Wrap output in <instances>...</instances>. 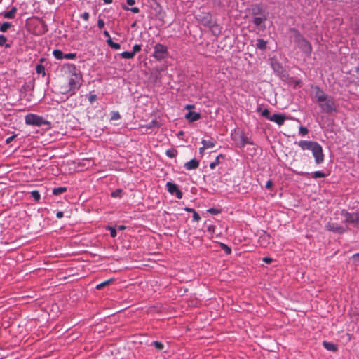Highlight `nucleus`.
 I'll list each match as a JSON object with an SVG mask.
<instances>
[{"instance_id":"42","label":"nucleus","mask_w":359,"mask_h":359,"mask_svg":"<svg viewBox=\"0 0 359 359\" xmlns=\"http://www.w3.org/2000/svg\"><path fill=\"white\" fill-rule=\"evenodd\" d=\"M88 101L90 104H93L97 99V95L92 94L91 93L88 95Z\"/></svg>"},{"instance_id":"48","label":"nucleus","mask_w":359,"mask_h":359,"mask_svg":"<svg viewBox=\"0 0 359 359\" xmlns=\"http://www.w3.org/2000/svg\"><path fill=\"white\" fill-rule=\"evenodd\" d=\"M15 136H16L15 135H13L12 136L8 137V138H6V143L7 144H10L15 139Z\"/></svg>"},{"instance_id":"30","label":"nucleus","mask_w":359,"mask_h":359,"mask_svg":"<svg viewBox=\"0 0 359 359\" xmlns=\"http://www.w3.org/2000/svg\"><path fill=\"white\" fill-rule=\"evenodd\" d=\"M12 27V24L8 22H6L1 24L0 27V31L2 32H6L9 28Z\"/></svg>"},{"instance_id":"43","label":"nucleus","mask_w":359,"mask_h":359,"mask_svg":"<svg viewBox=\"0 0 359 359\" xmlns=\"http://www.w3.org/2000/svg\"><path fill=\"white\" fill-rule=\"evenodd\" d=\"M201 219V216L198 215V213L195 210L193 212V220L195 222H198Z\"/></svg>"},{"instance_id":"61","label":"nucleus","mask_w":359,"mask_h":359,"mask_svg":"<svg viewBox=\"0 0 359 359\" xmlns=\"http://www.w3.org/2000/svg\"><path fill=\"white\" fill-rule=\"evenodd\" d=\"M41 68H42V67H41V66H37L36 70H37V72H40V71H41Z\"/></svg>"},{"instance_id":"35","label":"nucleus","mask_w":359,"mask_h":359,"mask_svg":"<svg viewBox=\"0 0 359 359\" xmlns=\"http://www.w3.org/2000/svg\"><path fill=\"white\" fill-rule=\"evenodd\" d=\"M122 8L124 11H130L133 13H138L140 12V9L137 7L129 8L127 6H123Z\"/></svg>"},{"instance_id":"17","label":"nucleus","mask_w":359,"mask_h":359,"mask_svg":"<svg viewBox=\"0 0 359 359\" xmlns=\"http://www.w3.org/2000/svg\"><path fill=\"white\" fill-rule=\"evenodd\" d=\"M323 346L327 351H333V352H335L337 351V346L332 342H328V341H324L323 342Z\"/></svg>"},{"instance_id":"56","label":"nucleus","mask_w":359,"mask_h":359,"mask_svg":"<svg viewBox=\"0 0 359 359\" xmlns=\"http://www.w3.org/2000/svg\"><path fill=\"white\" fill-rule=\"evenodd\" d=\"M184 210L186 212H192V213L195 211V210L194 208H188V207L184 208Z\"/></svg>"},{"instance_id":"39","label":"nucleus","mask_w":359,"mask_h":359,"mask_svg":"<svg viewBox=\"0 0 359 359\" xmlns=\"http://www.w3.org/2000/svg\"><path fill=\"white\" fill-rule=\"evenodd\" d=\"M222 249L226 252V254L229 255L231 252V249L226 244L221 243Z\"/></svg>"},{"instance_id":"8","label":"nucleus","mask_w":359,"mask_h":359,"mask_svg":"<svg viewBox=\"0 0 359 359\" xmlns=\"http://www.w3.org/2000/svg\"><path fill=\"white\" fill-rule=\"evenodd\" d=\"M165 187L170 194L175 195L178 199L182 198L183 194L176 184L172 182H168Z\"/></svg>"},{"instance_id":"20","label":"nucleus","mask_w":359,"mask_h":359,"mask_svg":"<svg viewBox=\"0 0 359 359\" xmlns=\"http://www.w3.org/2000/svg\"><path fill=\"white\" fill-rule=\"evenodd\" d=\"M257 48L264 50L266 48V41L262 39H258L256 43Z\"/></svg>"},{"instance_id":"27","label":"nucleus","mask_w":359,"mask_h":359,"mask_svg":"<svg viewBox=\"0 0 359 359\" xmlns=\"http://www.w3.org/2000/svg\"><path fill=\"white\" fill-rule=\"evenodd\" d=\"M134 56L135 55L132 51H123L121 53V57L123 59H132Z\"/></svg>"},{"instance_id":"19","label":"nucleus","mask_w":359,"mask_h":359,"mask_svg":"<svg viewBox=\"0 0 359 359\" xmlns=\"http://www.w3.org/2000/svg\"><path fill=\"white\" fill-rule=\"evenodd\" d=\"M220 158H222V159L224 158V156L222 154H219L216 157L215 160L213 162H211L210 163V169H212V170L215 169L216 168V166L220 163Z\"/></svg>"},{"instance_id":"52","label":"nucleus","mask_w":359,"mask_h":359,"mask_svg":"<svg viewBox=\"0 0 359 359\" xmlns=\"http://www.w3.org/2000/svg\"><path fill=\"white\" fill-rule=\"evenodd\" d=\"M156 125H157V121H155V120H152V121L149 123V125H148V128H151L152 126H156Z\"/></svg>"},{"instance_id":"23","label":"nucleus","mask_w":359,"mask_h":359,"mask_svg":"<svg viewBox=\"0 0 359 359\" xmlns=\"http://www.w3.org/2000/svg\"><path fill=\"white\" fill-rule=\"evenodd\" d=\"M67 188L65 187H56L53 189V194L55 196L60 195L61 194L66 191Z\"/></svg>"},{"instance_id":"11","label":"nucleus","mask_w":359,"mask_h":359,"mask_svg":"<svg viewBox=\"0 0 359 359\" xmlns=\"http://www.w3.org/2000/svg\"><path fill=\"white\" fill-rule=\"evenodd\" d=\"M266 16L265 15H263L262 16H254L252 22L260 30H264L266 29Z\"/></svg>"},{"instance_id":"31","label":"nucleus","mask_w":359,"mask_h":359,"mask_svg":"<svg viewBox=\"0 0 359 359\" xmlns=\"http://www.w3.org/2000/svg\"><path fill=\"white\" fill-rule=\"evenodd\" d=\"M150 346H154L155 348L158 351H161L164 347L163 344L158 341H152Z\"/></svg>"},{"instance_id":"9","label":"nucleus","mask_w":359,"mask_h":359,"mask_svg":"<svg viewBox=\"0 0 359 359\" xmlns=\"http://www.w3.org/2000/svg\"><path fill=\"white\" fill-rule=\"evenodd\" d=\"M232 140L236 142V145L240 148H243L246 144L253 145L254 143L244 134L240 135L238 137L236 136L232 137Z\"/></svg>"},{"instance_id":"51","label":"nucleus","mask_w":359,"mask_h":359,"mask_svg":"<svg viewBox=\"0 0 359 359\" xmlns=\"http://www.w3.org/2000/svg\"><path fill=\"white\" fill-rule=\"evenodd\" d=\"M215 226L214 225H209L207 228L208 232L213 233L215 231Z\"/></svg>"},{"instance_id":"46","label":"nucleus","mask_w":359,"mask_h":359,"mask_svg":"<svg viewBox=\"0 0 359 359\" xmlns=\"http://www.w3.org/2000/svg\"><path fill=\"white\" fill-rule=\"evenodd\" d=\"M208 212L211 214H213V215H217V214L219 213V210L216 208H210L208 210Z\"/></svg>"},{"instance_id":"26","label":"nucleus","mask_w":359,"mask_h":359,"mask_svg":"<svg viewBox=\"0 0 359 359\" xmlns=\"http://www.w3.org/2000/svg\"><path fill=\"white\" fill-rule=\"evenodd\" d=\"M165 154L168 157L172 158L177 155V151L175 149L171 148L166 150Z\"/></svg>"},{"instance_id":"5","label":"nucleus","mask_w":359,"mask_h":359,"mask_svg":"<svg viewBox=\"0 0 359 359\" xmlns=\"http://www.w3.org/2000/svg\"><path fill=\"white\" fill-rule=\"evenodd\" d=\"M25 123L27 125L34 126H41L43 125L47 124L48 122L46 121L42 116L34 114H29L25 116Z\"/></svg>"},{"instance_id":"32","label":"nucleus","mask_w":359,"mask_h":359,"mask_svg":"<svg viewBox=\"0 0 359 359\" xmlns=\"http://www.w3.org/2000/svg\"><path fill=\"white\" fill-rule=\"evenodd\" d=\"M262 7L260 4H257L255 6V7L252 9V14L253 15H257L259 14H262Z\"/></svg>"},{"instance_id":"3","label":"nucleus","mask_w":359,"mask_h":359,"mask_svg":"<svg viewBox=\"0 0 359 359\" xmlns=\"http://www.w3.org/2000/svg\"><path fill=\"white\" fill-rule=\"evenodd\" d=\"M67 67L69 73L70 74V76L68 80V92L71 95H73L76 93V90H78L81 86L82 75L81 72L77 69L75 65L68 64Z\"/></svg>"},{"instance_id":"24","label":"nucleus","mask_w":359,"mask_h":359,"mask_svg":"<svg viewBox=\"0 0 359 359\" xmlns=\"http://www.w3.org/2000/svg\"><path fill=\"white\" fill-rule=\"evenodd\" d=\"M7 38L3 35H0V46H4L6 48H9L11 47V44L6 43Z\"/></svg>"},{"instance_id":"2","label":"nucleus","mask_w":359,"mask_h":359,"mask_svg":"<svg viewBox=\"0 0 359 359\" xmlns=\"http://www.w3.org/2000/svg\"><path fill=\"white\" fill-rule=\"evenodd\" d=\"M302 151H311L314 158L315 163L317 165L321 164L325 161V155L322 146L316 141L300 140L295 142Z\"/></svg>"},{"instance_id":"10","label":"nucleus","mask_w":359,"mask_h":359,"mask_svg":"<svg viewBox=\"0 0 359 359\" xmlns=\"http://www.w3.org/2000/svg\"><path fill=\"white\" fill-rule=\"evenodd\" d=\"M325 229L329 231L339 234H342L346 231L343 226L339 225L337 223L334 222H327L325 224Z\"/></svg>"},{"instance_id":"16","label":"nucleus","mask_w":359,"mask_h":359,"mask_svg":"<svg viewBox=\"0 0 359 359\" xmlns=\"http://www.w3.org/2000/svg\"><path fill=\"white\" fill-rule=\"evenodd\" d=\"M201 144L205 149L213 148L216 144V141L212 138L210 140H202Z\"/></svg>"},{"instance_id":"38","label":"nucleus","mask_w":359,"mask_h":359,"mask_svg":"<svg viewBox=\"0 0 359 359\" xmlns=\"http://www.w3.org/2000/svg\"><path fill=\"white\" fill-rule=\"evenodd\" d=\"M121 118V115L118 111H112L111 114V120L116 121Z\"/></svg>"},{"instance_id":"44","label":"nucleus","mask_w":359,"mask_h":359,"mask_svg":"<svg viewBox=\"0 0 359 359\" xmlns=\"http://www.w3.org/2000/svg\"><path fill=\"white\" fill-rule=\"evenodd\" d=\"M104 26V21L101 19V18H99L98 20H97V27L100 28V29H102Z\"/></svg>"},{"instance_id":"37","label":"nucleus","mask_w":359,"mask_h":359,"mask_svg":"<svg viewBox=\"0 0 359 359\" xmlns=\"http://www.w3.org/2000/svg\"><path fill=\"white\" fill-rule=\"evenodd\" d=\"M112 280H107L106 281H104L98 285H96V289L97 290H101L104 287H105L106 285H108L111 282Z\"/></svg>"},{"instance_id":"40","label":"nucleus","mask_w":359,"mask_h":359,"mask_svg":"<svg viewBox=\"0 0 359 359\" xmlns=\"http://www.w3.org/2000/svg\"><path fill=\"white\" fill-rule=\"evenodd\" d=\"M141 49H142V45L135 44L133 47L132 52L133 53L134 55H135L137 53L140 52L141 50Z\"/></svg>"},{"instance_id":"28","label":"nucleus","mask_w":359,"mask_h":359,"mask_svg":"<svg viewBox=\"0 0 359 359\" xmlns=\"http://www.w3.org/2000/svg\"><path fill=\"white\" fill-rule=\"evenodd\" d=\"M326 176V175L322 171H315L311 173V177L314 179L317 178H323Z\"/></svg>"},{"instance_id":"25","label":"nucleus","mask_w":359,"mask_h":359,"mask_svg":"<svg viewBox=\"0 0 359 359\" xmlns=\"http://www.w3.org/2000/svg\"><path fill=\"white\" fill-rule=\"evenodd\" d=\"M53 56L55 57V59H57V60H62V59H64L65 53H63L62 50L56 49V50H53Z\"/></svg>"},{"instance_id":"21","label":"nucleus","mask_w":359,"mask_h":359,"mask_svg":"<svg viewBox=\"0 0 359 359\" xmlns=\"http://www.w3.org/2000/svg\"><path fill=\"white\" fill-rule=\"evenodd\" d=\"M106 42L107 45L114 50H119L121 48V45L118 43H115L112 41L111 39H107Z\"/></svg>"},{"instance_id":"29","label":"nucleus","mask_w":359,"mask_h":359,"mask_svg":"<svg viewBox=\"0 0 359 359\" xmlns=\"http://www.w3.org/2000/svg\"><path fill=\"white\" fill-rule=\"evenodd\" d=\"M111 197L113 198H122L123 196V189H118L115 190L114 191H112L111 194Z\"/></svg>"},{"instance_id":"6","label":"nucleus","mask_w":359,"mask_h":359,"mask_svg":"<svg viewBox=\"0 0 359 359\" xmlns=\"http://www.w3.org/2000/svg\"><path fill=\"white\" fill-rule=\"evenodd\" d=\"M154 48L153 56L156 60L161 61L168 57V51L165 46L161 43H157Z\"/></svg>"},{"instance_id":"13","label":"nucleus","mask_w":359,"mask_h":359,"mask_svg":"<svg viewBox=\"0 0 359 359\" xmlns=\"http://www.w3.org/2000/svg\"><path fill=\"white\" fill-rule=\"evenodd\" d=\"M197 19L205 26L211 27L214 25V22L212 20V16L210 13H206L203 17L198 16Z\"/></svg>"},{"instance_id":"4","label":"nucleus","mask_w":359,"mask_h":359,"mask_svg":"<svg viewBox=\"0 0 359 359\" xmlns=\"http://www.w3.org/2000/svg\"><path fill=\"white\" fill-rule=\"evenodd\" d=\"M294 41L297 44L298 47L306 55H310L312 51V46L310 42H309L300 33L297 32Z\"/></svg>"},{"instance_id":"50","label":"nucleus","mask_w":359,"mask_h":359,"mask_svg":"<svg viewBox=\"0 0 359 359\" xmlns=\"http://www.w3.org/2000/svg\"><path fill=\"white\" fill-rule=\"evenodd\" d=\"M353 259L355 263L359 264V253L355 254L353 256Z\"/></svg>"},{"instance_id":"57","label":"nucleus","mask_w":359,"mask_h":359,"mask_svg":"<svg viewBox=\"0 0 359 359\" xmlns=\"http://www.w3.org/2000/svg\"><path fill=\"white\" fill-rule=\"evenodd\" d=\"M205 149L204 148V147H203V146L199 148V149H198V150H199V154H200L201 156H203V153H204Z\"/></svg>"},{"instance_id":"55","label":"nucleus","mask_w":359,"mask_h":359,"mask_svg":"<svg viewBox=\"0 0 359 359\" xmlns=\"http://www.w3.org/2000/svg\"><path fill=\"white\" fill-rule=\"evenodd\" d=\"M126 4L128 6H133L135 4V0H126Z\"/></svg>"},{"instance_id":"41","label":"nucleus","mask_w":359,"mask_h":359,"mask_svg":"<svg viewBox=\"0 0 359 359\" xmlns=\"http://www.w3.org/2000/svg\"><path fill=\"white\" fill-rule=\"evenodd\" d=\"M107 229L110 231V236L112 238H115L116 236V235H117L116 229L114 227H113V226H108Z\"/></svg>"},{"instance_id":"62","label":"nucleus","mask_w":359,"mask_h":359,"mask_svg":"<svg viewBox=\"0 0 359 359\" xmlns=\"http://www.w3.org/2000/svg\"><path fill=\"white\" fill-rule=\"evenodd\" d=\"M41 68H42V67H41V66H37L36 70H37V72H40V71H41Z\"/></svg>"},{"instance_id":"22","label":"nucleus","mask_w":359,"mask_h":359,"mask_svg":"<svg viewBox=\"0 0 359 359\" xmlns=\"http://www.w3.org/2000/svg\"><path fill=\"white\" fill-rule=\"evenodd\" d=\"M257 111L258 112H261V115L264 117H265L266 119L269 120V117H271L272 115L270 114V111L268 109H264L262 110L261 107H257Z\"/></svg>"},{"instance_id":"33","label":"nucleus","mask_w":359,"mask_h":359,"mask_svg":"<svg viewBox=\"0 0 359 359\" xmlns=\"http://www.w3.org/2000/svg\"><path fill=\"white\" fill-rule=\"evenodd\" d=\"M31 196L35 201H39L41 199V195L37 190H34L31 192Z\"/></svg>"},{"instance_id":"58","label":"nucleus","mask_w":359,"mask_h":359,"mask_svg":"<svg viewBox=\"0 0 359 359\" xmlns=\"http://www.w3.org/2000/svg\"><path fill=\"white\" fill-rule=\"evenodd\" d=\"M194 108V105H191V104H187L186 107H185V109H193Z\"/></svg>"},{"instance_id":"36","label":"nucleus","mask_w":359,"mask_h":359,"mask_svg":"<svg viewBox=\"0 0 359 359\" xmlns=\"http://www.w3.org/2000/svg\"><path fill=\"white\" fill-rule=\"evenodd\" d=\"M76 57V53H65L64 59L66 60H74Z\"/></svg>"},{"instance_id":"47","label":"nucleus","mask_w":359,"mask_h":359,"mask_svg":"<svg viewBox=\"0 0 359 359\" xmlns=\"http://www.w3.org/2000/svg\"><path fill=\"white\" fill-rule=\"evenodd\" d=\"M262 261L266 264H271L273 261L272 258L269 257H265L262 259Z\"/></svg>"},{"instance_id":"49","label":"nucleus","mask_w":359,"mask_h":359,"mask_svg":"<svg viewBox=\"0 0 359 359\" xmlns=\"http://www.w3.org/2000/svg\"><path fill=\"white\" fill-rule=\"evenodd\" d=\"M273 186V182L271 180H268L266 183V185H265V187L267 189H271Z\"/></svg>"},{"instance_id":"14","label":"nucleus","mask_w":359,"mask_h":359,"mask_svg":"<svg viewBox=\"0 0 359 359\" xmlns=\"http://www.w3.org/2000/svg\"><path fill=\"white\" fill-rule=\"evenodd\" d=\"M198 166H199V161L196 158H193L191 161L186 162L184 165V168L187 170H195V169L198 168Z\"/></svg>"},{"instance_id":"18","label":"nucleus","mask_w":359,"mask_h":359,"mask_svg":"<svg viewBox=\"0 0 359 359\" xmlns=\"http://www.w3.org/2000/svg\"><path fill=\"white\" fill-rule=\"evenodd\" d=\"M16 11L17 8L15 7H13L10 11L4 12L3 15L5 18L13 19L15 16Z\"/></svg>"},{"instance_id":"15","label":"nucleus","mask_w":359,"mask_h":359,"mask_svg":"<svg viewBox=\"0 0 359 359\" xmlns=\"http://www.w3.org/2000/svg\"><path fill=\"white\" fill-rule=\"evenodd\" d=\"M201 116L200 113L194 112V111H189L185 115V118L187 119L189 122H194L201 118Z\"/></svg>"},{"instance_id":"45","label":"nucleus","mask_w":359,"mask_h":359,"mask_svg":"<svg viewBox=\"0 0 359 359\" xmlns=\"http://www.w3.org/2000/svg\"><path fill=\"white\" fill-rule=\"evenodd\" d=\"M81 17L83 20L88 21L89 20L90 15L88 12H84Z\"/></svg>"},{"instance_id":"1","label":"nucleus","mask_w":359,"mask_h":359,"mask_svg":"<svg viewBox=\"0 0 359 359\" xmlns=\"http://www.w3.org/2000/svg\"><path fill=\"white\" fill-rule=\"evenodd\" d=\"M311 89L322 111L327 114L337 111V104L332 96L326 94L318 86H312Z\"/></svg>"},{"instance_id":"53","label":"nucleus","mask_w":359,"mask_h":359,"mask_svg":"<svg viewBox=\"0 0 359 359\" xmlns=\"http://www.w3.org/2000/svg\"><path fill=\"white\" fill-rule=\"evenodd\" d=\"M103 34L104 35V36H105V37H107V39H111V36H110V34H109V32H108V31L104 30V31L103 32Z\"/></svg>"},{"instance_id":"54","label":"nucleus","mask_w":359,"mask_h":359,"mask_svg":"<svg viewBox=\"0 0 359 359\" xmlns=\"http://www.w3.org/2000/svg\"><path fill=\"white\" fill-rule=\"evenodd\" d=\"M63 215H64V214H63V212H62V211H58L56 214V217L58 219H61L63 217Z\"/></svg>"},{"instance_id":"59","label":"nucleus","mask_w":359,"mask_h":359,"mask_svg":"<svg viewBox=\"0 0 359 359\" xmlns=\"http://www.w3.org/2000/svg\"><path fill=\"white\" fill-rule=\"evenodd\" d=\"M102 1H103L104 2V4H111V3L113 1V0H102Z\"/></svg>"},{"instance_id":"34","label":"nucleus","mask_w":359,"mask_h":359,"mask_svg":"<svg viewBox=\"0 0 359 359\" xmlns=\"http://www.w3.org/2000/svg\"><path fill=\"white\" fill-rule=\"evenodd\" d=\"M309 130L307 128L300 126L299 127V134L302 136H305L308 134Z\"/></svg>"},{"instance_id":"7","label":"nucleus","mask_w":359,"mask_h":359,"mask_svg":"<svg viewBox=\"0 0 359 359\" xmlns=\"http://www.w3.org/2000/svg\"><path fill=\"white\" fill-rule=\"evenodd\" d=\"M341 215L344 217V222L352 224L355 227H359V215L357 213H350L344 210L341 212Z\"/></svg>"},{"instance_id":"60","label":"nucleus","mask_w":359,"mask_h":359,"mask_svg":"<svg viewBox=\"0 0 359 359\" xmlns=\"http://www.w3.org/2000/svg\"><path fill=\"white\" fill-rule=\"evenodd\" d=\"M125 229H126V226L123 225H120L118 226V229H119V230H123Z\"/></svg>"},{"instance_id":"12","label":"nucleus","mask_w":359,"mask_h":359,"mask_svg":"<svg viewBox=\"0 0 359 359\" xmlns=\"http://www.w3.org/2000/svg\"><path fill=\"white\" fill-rule=\"evenodd\" d=\"M286 119L287 117L284 114L280 113L274 114L271 117H269V121L276 123L279 126H283Z\"/></svg>"}]
</instances>
